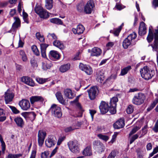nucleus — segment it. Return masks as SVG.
I'll list each match as a JSON object with an SVG mask.
<instances>
[{
	"instance_id": "nucleus-1",
	"label": "nucleus",
	"mask_w": 158,
	"mask_h": 158,
	"mask_svg": "<svg viewBox=\"0 0 158 158\" xmlns=\"http://www.w3.org/2000/svg\"><path fill=\"white\" fill-rule=\"evenodd\" d=\"M118 101L117 97H113L110 99L109 106L107 103L102 101L99 107L101 114H104L108 112L111 114H115L116 112V103Z\"/></svg>"
},
{
	"instance_id": "nucleus-2",
	"label": "nucleus",
	"mask_w": 158,
	"mask_h": 158,
	"mask_svg": "<svg viewBox=\"0 0 158 158\" xmlns=\"http://www.w3.org/2000/svg\"><path fill=\"white\" fill-rule=\"evenodd\" d=\"M141 76L145 80L151 79L154 74V71L151 70L147 66H145L140 70Z\"/></svg>"
},
{
	"instance_id": "nucleus-3",
	"label": "nucleus",
	"mask_w": 158,
	"mask_h": 158,
	"mask_svg": "<svg viewBox=\"0 0 158 158\" xmlns=\"http://www.w3.org/2000/svg\"><path fill=\"white\" fill-rule=\"evenodd\" d=\"M136 33L134 32L130 34L125 38L123 42V46L125 49H127L130 46L134 45L135 43H132V40L137 37Z\"/></svg>"
},
{
	"instance_id": "nucleus-4",
	"label": "nucleus",
	"mask_w": 158,
	"mask_h": 158,
	"mask_svg": "<svg viewBox=\"0 0 158 158\" xmlns=\"http://www.w3.org/2000/svg\"><path fill=\"white\" fill-rule=\"evenodd\" d=\"M35 12L41 18L46 19L49 17L48 12L40 6L36 5L35 8Z\"/></svg>"
},
{
	"instance_id": "nucleus-5",
	"label": "nucleus",
	"mask_w": 158,
	"mask_h": 158,
	"mask_svg": "<svg viewBox=\"0 0 158 158\" xmlns=\"http://www.w3.org/2000/svg\"><path fill=\"white\" fill-rule=\"evenodd\" d=\"M145 96L142 93H139L135 95L132 99V103L136 105H140L143 104L145 100Z\"/></svg>"
},
{
	"instance_id": "nucleus-6",
	"label": "nucleus",
	"mask_w": 158,
	"mask_h": 158,
	"mask_svg": "<svg viewBox=\"0 0 158 158\" xmlns=\"http://www.w3.org/2000/svg\"><path fill=\"white\" fill-rule=\"evenodd\" d=\"M50 111L52 114L56 118H60L62 116V113L60 107L55 104H53L52 105L50 109Z\"/></svg>"
},
{
	"instance_id": "nucleus-7",
	"label": "nucleus",
	"mask_w": 158,
	"mask_h": 158,
	"mask_svg": "<svg viewBox=\"0 0 158 158\" xmlns=\"http://www.w3.org/2000/svg\"><path fill=\"white\" fill-rule=\"evenodd\" d=\"M67 145L69 150L72 152L75 153L79 152V144L77 140L69 141Z\"/></svg>"
},
{
	"instance_id": "nucleus-8",
	"label": "nucleus",
	"mask_w": 158,
	"mask_h": 158,
	"mask_svg": "<svg viewBox=\"0 0 158 158\" xmlns=\"http://www.w3.org/2000/svg\"><path fill=\"white\" fill-rule=\"evenodd\" d=\"M94 6V3L93 0H90L88 1L84 6V12L87 14H91Z\"/></svg>"
},
{
	"instance_id": "nucleus-9",
	"label": "nucleus",
	"mask_w": 158,
	"mask_h": 158,
	"mask_svg": "<svg viewBox=\"0 0 158 158\" xmlns=\"http://www.w3.org/2000/svg\"><path fill=\"white\" fill-rule=\"evenodd\" d=\"M96 79L101 84L103 85L108 84V81L105 80L104 73L102 70H99L96 72Z\"/></svg>"
},
{
	"instance_id": "nucleus-10",
	"label": "nucleus",
	"mask_w": 158,
	"mask_h": 158,
	"mask_svg": "<svg viewBox=\"0 0 158 158\" xmlns=\"http://www.w3.org/2000/svg\"><path fill=\"white\" fill-rule=\"evenodd\" d=\"M15 96V94L11 90L8 89L6 92L5 93L4 99L5 103L6 104L12 102Z\"/></svg>"
},
{
	"instance_id": "nucleus-11",
	"label": "nucleus",
	"mask_w": 158,
	"mask_h": 158,
	"mask_svg": "<svg viewBox=\"0 0 158 158\" xmlns=\"http://www.w3.org/2000/svg\"><path fill=\"white\" fill-rule=\"evenodd\" d=\"M94 148L98 152L101 153L104 151L105 147L102 143L99 141H94Z\"/></svg>"
},
{
	"instance_id": "nucleus-12",
	"label": "nucleus",
	"mask_w": 158,
	"mask_h": 158,
	"mask_svg": "<svg viewBox=\"0 0 158 158\" xmlns=\"http://www.w3.org/2000/svg\"><path fill=\"white\" fill-rule=\"evenodd\" d=\"M98 89L97 87H93L87 90L89 96L91 100H94L98 95Z\"/></svg>"
},
{
	"instance_id": "nucleus-13",
	"label": "nucleus",
	"mask_w": 158,
	"mask_h": 158,
	"mask_svg": "<svg viewBox=\"0 0 158 158\" xmlns=\"http://www.w3.org/2000/svg\"><path fill=\"white\" fill-rule=\"evenodd\" d=\"M46 135V133L44 131L40 130L38 132V143L40 146H42Z\"/></svg>"
},
{
	"instance_id": "nucleus-14",
	"label": "nucleus",
	"mask_w": 158,
	"mask_h": 158,
	"mask_svg": "<svg viewBox=\"0 0 158 158\" xmlns=\"http://www.w3.org/2000/svg\"><path fill=\"white\" fill-rule=\"evenodd\" d=\"M79 67L81 70L84 71L88 75H90L93 73L92 68L88 65L80 63Z\"/></svg>"
},
{
	"instance_id": "nucleus-15",
	"label": "nucleus",
	"mask_w": 158,
	"mask_h": 158,
	"mask_svg": "<svg viewBox=\"0 0 158 158\" xmlns=\"http://www.w3.org/2000/svg\"><path fill=\"white\" fill-rule=\"evenodd\" d=\"M56 143L55 138L53 135L49 136L45 141V145L48 148H51Z\"/></svg>"
},
{
	"instance_id": "nucleus-16",
	"label": "nucleus",
	"mask_w": 158,
	"mask_h": 158,
	"mask_svg": "<svg viewBox=\"0 0 158 158\" xmlns=\"http://www.w3.org/2000/svg\"><path fill=\"white\" fill-rule=\"evenodd\" d=\"M19 105L21 108L24 110H27L30 107L29 101L27 99H23L19 102Z\"/></svg>"
},
{
	"instance_id": "nucleus-17",
	"label": "nucleus",
	"mask_w": 158,
	"mask_h": 158,
	"mask_svg": "<svg viewBox=\"0 0 158 158\" xmlns=\"http://www.w3.org/2000/svg\"><path fill=\"white\" fill-rule=\"evenodd\" d=\"M21 81L25 84L33 87L35 85V82L32 79L28 76H24L21 77Z\"/></svg>"
},
{
	"instance_id": "nucleus-18",
	"label": "nucleus",
	"mask_w": 158,
	"mask_h": 158,
	"mask_svg": "<svg viewBox=\"0 0 158 158\" xmlns=\"http://www.w3.org/2000/svg\"><path fill=\"white\" fill-rule=\"evenodd\" d=\"M49 56L54 60H59L60 58V55L57 51L51 50L49 53Z\"/></svg>"
},
{
	"instance_id": "nucleus-19",
	"label": "nucleus",
	"mask_w": 158,
	"mask_h": 158,
	"mask_svg": "<svg viewBox=\"0 0 158 158\" xmlns=\"http://www.w3.org/2000/svg\"><path fill=\"white\" fill-rule=\"evenodd\" d=\"M85 30V27L83 25L80 24L77 26L76 28H72V31L74 34L80 35L83 33Z\"/></svg>"
},
{
	"instance_id": "nucleus-20",
	"label": "nucleus",
	"mask_w": 158,
	"mask_h": 158,
	"mask_svg": "<svg viewBox=\"0 0 158 158\" xmlns=\"http://www.w3.org/2000/svg\"><path fill=\"white\" fill-rule=\"evenodd\" d=\"M145 23L143 21L140 22V25L139 29V34L140 35L142 36L146 33V28Z\"/></svg>"
},
{
	"instance_id": "nucleus-21",
	"label": "nucleus",
	"mask_w": 158,
	"mask_h": 158,
	"mask_svg": "<svg viewBox=\"0 0 158 158\" xmlns=\"http://www.w3.org/2000/svg\"><path fill=\"white\" fill-rule=\"evenodd\" d=\"M124 120L123 118L119 119L113 124L114 128L117 129L122 128L124 127Z\"/></svg>"
},
{
	"instance_id": "nucleus-22",
	"label": "nucleus",
	"mask_w": 158,
	"mask_h": 158,
	"mask_svg": "<svg viewBox=\"0 0 158 158\" xmlns=\"http://www.w3.org/2000/svg\"><path fill=\"white\" fill-rule=\"evenodd\" d=\"M22 115L25 118H28L32 121L35 120L36 116V114L33 111L25 112L22 113Z\"/></svg>"
},
{
	"instance_id": "nucleus-23",
	"label": "nucleus",
	"mask_w": 158,
	"mask_h": 158,
	"mask_svg": "<svg viewBox=\"0 0 158 158\" xmlns=\"http://www.w3.org/2000/svg\"><path fill=\"white\" fill-rule=\"evenodd\" d=\"M101 53L102 51L100 48L97 47H94L92 49L91 56H100Z\"/></svg>"
},
{
	"instance_id": "nucleus-24",
	"label": "nucleus",
	"mask_w": 158,
	"mask_h": 158,
	"mask_svg": "<svg viewBox=\"0 0 158 158\" xmlns=\"http://www.w3.org/2000/svg\"><path fill=\"white\" fill-rule=\"evenodd\" d=\"M152 27L150 26L149 27L148 34L147 38L148 43H150L153 40L154 38V34L152 30Z\"/></svg>"
},
{
	"instance_id": "nucleus-25",
	"label": "nucleus",
	"mask_w": 158,
	"mask_h": 158,
	"mask_svg": "<svg viewBox=\"0 0 158 158\" xmlns=\"http://www.w3.org/2000/svg\"><path fill=\"white\" fill-rule=\"evenodd\" d=\"M14 121L17 126L21 128L23 127L24 122L23 119L20 117H17L14 119Z\"/></svg>"
},
{
	"instance_id": "nucleus-26",
	"label": "nucleus",
	"mask_w": 158,
	"mask_h": 158,
	"mask_svg": "<svg viewBox=\"0 0 158 158\" xmlns=\"http://www.w3.org/2000/svg\"><path fill=\"white\" fill-rule=\"evenodd\" d=\"M44 101L43 98L40 96H35L31 97L30 98V101L31 103L33 104L35 102H42Z\"/></svg>"
},
{
	"instance_id": "nucleus-27",
	"label": "nucleus",
	"mask_w": 158,
	"mask_h": 158,
	"mask_svg": "<svg viewBox=\"0 0 158 158\" xmlns=\"http://www.w3.org/2000/svg\"><path fill=\"white\" fill-rule=\"evenodd\" d=\"M55 95L57 100L60 103L64 105H65V101L63 99V96L60 92H56Z\"/></svg>"
},
{
	"instance_id": "nucleus-28",
	"label": "nucleus",
	"mask_w": 158,
	"mask_h": 158,
	"mask_svg": "<svg viewBox=\"0 0 158 158\" xmlns=\"http://www.w3.org/2000/svg\"><path fill=\"white\" fill-rule=\"evenodd\" d=\"M64 93L65 96L69 99H72L74 96V93L71 89H65L64 91Z\"/></svg>"
},
{
	"instance_id": "nucleus-29",
	"label": "nucleus",
	"mask_w": 158,
	"mask_h": 158,
	"mask_svg": "<svg viewBox=\"0 0 158 158\" xmlns=\"http://www.w3.org/2000/svg\"><path fill=\"white\" fill-rule=\"evenodd\" d=\"M15 22L13 23L12 26V29L14 30L18 28L20 26V20L18 17H15Z\"/></svg>"
},
{
	"instance_id": "nucleus-30",
	"label": "nucleus",
	"mask_w": 158,
	"mask_h": 158,
	"mask_svg": "<svg viewBox=\"0 0 158 158\" xmlns=\"http://www.w3.org/2000/svg\"><path fill=\"white\" fill-rule=\"evenodd\" d=\"M70 64L68 63L61 65L59 69L61 73H64L68 71L70 69Z\"/></svg>"
},
{
	"instance_id": "nucleus-31",
	"label": "nucleus",
	"mask_w": 158,
	"mask_h": 158,
	"mask_svg": "<svg viewBox=\"0 0 158 158\" xmlns=\"http://www.w3.org/2000/svg\"><path fill=\"white\" fill-rule=\"evenodd\" d=\"M83 154L85 156H90L92 155L91 147L90 146H87L84 150L82 152Z\"/></svg>"
},
{
	"instance_id": "nucleus-32",
	"label": "nucleus",
	"mask_w": 158,
	"mask_h": 158,
	"mask_svg": "<svg viewBox=\"0 0 158 158\" xmlns=\"http://www.w3.org/2000/svg\"><path fill=\"white\" fill-rule=\"evenodd\" d=\"M53 45L60 49L64 48V46L63 43L58 40H55L53 42Z\"/></svg>"
},
{
	"instance_id": "nucleus-33",
	"label": "nucleus",
	"mask_w": 158,
	"mask_h": 158,
	"mask_svg": "<svg viewBox=\"0 0 158 158\" xmlns=\"http://www.w3.org/2000/svg\"><path fill=\"white\" fill-rule=\"evenodd\" d=\"M53 6V0H45V6L48 10L51 9Z\"/></svg>"
},
{
	"instance_id": "nucleus-34",
	"label": "nucleus",
	"mask_w": 158,
	"mask_h": 158,
	"mask_svg": "<svg viewBox=\"0 0 158 158\" xmlns=\"http://www.w3.org/2000/svg\"><path fill=\"white\" fill-rule=\"evenodd\" d=\"M131 69V66L128 65L127 66L123 68L121 70L120 75L121 76H124L127 74L128 71Z\"/></svg>"
},
{
	"instance_id": "nucleus-35",
	"label": "nucleus",
	"mask_w": 158,
	"mask_h": 158,
	"mask_svg": "<svg viewBox=\"0 0 158 158\" xmlns=\"http://www.w3.org/2000/svg\"><path fill=\"white\" fill-rule=\"evenodd\" d=\"M19 54L23 61L26 62L27 60V58L25 52L23 50H20L19 51Z\"/></svg>"
},
{
	"instance_id": "nucleus-36",
	"label": "nucleus",
	"mask_w": 158,
	"mask_h": 158,
	"mask_svg": "<svg viewBox=\"0 0 158 158\" xmlns=\"http://www.w3.org/2000/svg\"><path fill=\"white\" fill-rule=\"evenodd\" d=\"M50 21L51 23L57 24L61 25L63 23L61 20L57 18L51 19H50Z\"/></svg>"
},
{
	"instance_id": "nucleus-37",
	"label": "nucleus",
	"mask_w": 158,
	"mask_h": 158,
	"mask_svg": "<svg viewBox=\"0 0 158 158\" xmlns=\"http://www.w3.org/2000/svg\"><path fill=\"white\" fill-rule=\"evenodd\" d=\"M35 36L37 39L41 42H44L45 39L44 36L41 35L39 32L36 33Z\"/></svg>"
},
{
	"instance_id": "nucleus-38",
	"label": "nucleus",
	"mask_w": 158,
	"mask_h": 158,
	"mask_svg": "<svg viewBox=\"0 0 158 158\" xmlns=\"http://www.w3.org/2000/svg\"><path fill=\"white\" fill-rule=\"evenodd\" d=\"M30 63L32 66L33 67H37L38 65L37 63V60L36 58L34 57H32L30 61Z\"/></svg>"
},
{
	"instance_id": "nucleus-39",
	"label": "nucleus",
	"mask_w": 158,
	"mask_h": 158,
	"mask_svg": "<svg viewBox=\"0 0 158 158\" xmlns=\"http://www.w3.org/2000/svg\"><path fill=\"white\" fill-rule=\"evenodd\" d=\"M22 155L21 154H13L10 153L7 157V158H19L22 156Z\"/></svg>"
},
{
	"instance_id": "nucleus-40",
	"label": "nucleus",
	"mask_w": 158,
	"mask_h": 158,
	"mask_svg": "<svg viewBox=\"0 0 158 158\" xmlns=\"http://www.w3.org/2000/svg\"><path fill=\"white\" fill-rule=\"evenodd\" d=\"M31 49L34 53L36 56H38L40 54V51L35 45H33L31 47Z\"/></svg>"
},
{
	"instance_id": "nucleus-41",
	"label": "nucleus",
	"mask_w": 158,
	"mask_h": 158,
	"mask_svg": "<svg viewBox=\"0 0 158 158\" xmlns=\"http://www.w3.org/2000/svg\"><path fill=\"white\" fill-rule=\"evenodd\" d=\"M117 78V75L115 74L112 75L110 77H108L106 79V81H108V84L110 85L111 83V80H115Z\"/></svg>"
},
{
	"instance_id": "nucleus-42",
	"label": "nucleus",
	"mask_w": 158,
	"mask_h": 158,
	"mask_svg": "<svg viewBox=\"0 0 158 158\" xmlns=\"http://www.w3.org/2000/svg\"><path fill=\"white\" fill-rule=\"evenodd\" d=\"M48 80L47 78H36V80L40 84H43L46 82Z\"/></svg>"
},
{
	"instance_id": "nucleus-43",
	"label": "nucleus",
	"mask_w": 158,
	"mask_h": 158,
	"mask_svg": "<svg viewBox=\"0 0 158 158\" xmlns=\"http://www.w3.org/2000/svg\"><path fill=\"white\" fill-rule=\"evenodd\" d=\"M121 31V30L118 28L113 30H110V32L111 33L113 34L115 36H118L119 35V33Z\"/></svg>"
},
{
	"instance_id": "nucleus-44",
	"label": "nucleus",
	"mask_w": 158,
	"mask_h": 158,
	"mask_svg": "<svg viewBox=\"0 0 158 158\" xmlns=\"http://www.w3.org/2000/svg\"><path fill=\"white\" fill-rule=\"evenodd\" d=\"M0 141L1 143V146L2 148V150L4 152L6 149V144L4 141L1 135L0 134Z\"/></svg>"
},
{
	"instance_id": "nucleus-45",
	"label": "nucleus",
	"mask_w": 158,
	"mask_h": 158,
	"mask_svg": "<svg viewBox=\"0 0 158 158\" xmlns=\"http://www.w3.org/2000/svg\"><path fill=\"white\" fill-rule=\"evenodd\" d=\"M9 108L11 109L13 113L16 114L20 113V111L18 110L15 107L10 105L8 106Z\"/></svg>"
},
{
	"instance_id": "nucleus-46",
	"label": "nucleus",
	"mask_w": 158,
	"mask_h": 158,
	"mask_svg": "<svg viewBox=\"0 0 158 158\" xmlns=\"http://www.w3.org/2000/svg\"><path fill=\"white\" fill-rule=\"evenodd\" d=\"M140 128V127L139 126H136L134 127L131 131L130 132L129 135L130 136L131 135L133 134L136 133L138 131Z\"/></svg>"
},
{
	"instance_id": "nucleus-47",
	"label": "nucleus",
	"mask_w": 158,
	"mask_h": 158,
	"mask_svg": "<svg viewBox=\"0 0 158 158\" xmlns=\"http://www.w3.org/2000/svg\"><path fill=\"white\" fill-rule=\"evenodd\" d=\"M134 110V107L132 105H129L127 109V112L128 114L132 113Z\"/></svg>"
},
{
	"instance_id": "nucleus-48",
	"label": "nucleus",
	"mask_w": 158,
	"mask_h": 158,
	"mask_svg": "<svg viewBox=\"0 0 158 158\" xmlns=\"http://www.w3.org/2000/svg\"><path fill=\"white\" fill-rule=\"evenodd\" d=\"M148 125H145L142 129V133L139 137L140 138L145 135L148 132Z\"/></svg>"
},
{
	"instance_id": "nucleus-49",
	"label": "nucleus",
	"mask_w": 158,
	"mask_h": 158,
	"mask_svg": "<svg viewBox=\"0 0 158 158\" xmlns=\"http://www.w3.org/2000/svg\"><path fill=\"white\" fill-rule=\"evenodd\" d=\"M98 137L100 139L105 141H107L109 139V137L107 136L101 134H98Z\"/></svg>"
},
{
	"instance_id": "nucleus-50",
	"label": "nucleus",
	"mask_w": 158,
	"mask_h": 158,
	"mask_svg": "<svg viewBox=\"0 0 158 158\" xmlns=\"http://www.w3.org/2000/svg\"><path fill=\"white\" fill-rule=\"evenodd\" d=\"M84 5L82 3H79L77 6V9L80 12H82L84 11Z\"/></svg>"
},
{
	"instance_id": "nucleus-51",
	"label": "nucleus",
	"mask_w": 158,
	"mask_h": 158,
	"mask_svg": "<svg viewBox=\"0 0 158 158\" xmlns=\"http://www.w3.org/2000/svg\"><path fill=\"white\" fill-rule=\"evenodd\" d=\"M116 155V152L115 150L112 151L109 154L107 158H114Z\"/></svg>"
},
{
	"instance_id": "nucleus-52",
	"label": "nucleus",
	"mask_w": 158,
	"mask_h": 158,
	"mask_svg": "<svg viewBox=\"0 0 158 158\" xmlns=\"http://www.w3.org/2000/svg\"><path fill=\"white\" fill-rule=\"evenodd\" d=\"M48 45L46 44H40L41 51H46Z\"/></svg>"
},
{
	"instance_id": "nucleus-53",
	"label": "nucleus",
	"mask_w": 158,
	"mask_h": 158,
	"mask_svg": "<svg viewBox=\"0 0 158 158\" xmlns=\"http://www.w3.org/2000/svg\"><path fill=\"white\" fill-rule=\"evenodd\" d=\"M49 152L48 151H45L41 153V158H48Z\"/></svg>"
},
{
	"instance_id": "nucleus-54",
	"label": "nucleus",
	"mask_w": 158,
	"mask_h": 158,
	"mask_svg": "<svg viewBox=\"0 0 158 158\" xmlns=\"http://www.w3.org/2000/svg\"><path fill=\"white\" fill-rule=\"evenodd\" d=\"M8 1H4L0 2V7H4L6 6L8 4Z\"/></svg>"
},
{
	"instance_id": "nucleus-55",
	"label": "nucleus",
	"mask_w": 158,
	"mask_h": 158,
	"mask_svg": "<svg viewBox=\"0 0 158 158\" xmlns=\"http://www.w3.org/2000/svg\"><path fill=\"white\" fill-rule=\"evenodd\" d=\"M153 130L155 132H158V119L157 120L154 127L153 128Z\"/></svg>"
},
{
	"instance_id": "nucleus-56",
	"label": "nucleus",
	"mask_w": 158,
	"mask_h": 158,
	"mask_svg": "<svg viewBox=\"0 0 158 158\" xmlns=\"http://www.w3.org/2000/svg\"><path fill=\"white\" fill-rule=\"evenodd\" d=\"M74 130V128L72 127H66L64 129V131L66 132H68Z\"/></svg>"
},
{
	"instance_id": "nucleus-57",
	"label": "nucleus",
	"mask_w": 158,
	"mask_h": 158,
	"mask_svg": "<svg viewBox=\"0 0 158 158\" xmlns=\"http://www.w3.org/2000/svg\"><path fill=\"white\" fill-rule=\"evenodd\" d=\"M65 139V137L64 136L61 137L57 141V145H60L61 143L62 142V141L64 139Z\"/></svg>"
},
{
	"instance_id": "nucleus-58",
	"label": "nucleus",
	"mask_w": 158,
	"mask_h": 158,
	"mask_svg": "<svg viewBox=\"0 0 158 158\" xmlns=\"http://www.w3.org/2000/svg\"><path fill=\"white\" fill-rule=\"evenodd\" d=\"M36 153V150L34 149V150H33L32 151L30 158H35Z\"/></svg>"
},
{
	"instance_id": "nucleus-59",
	"label": "nucleus",
	"mask_w": 158,
	"mask_h": 158,
	"mask_svg": "<svg viewBox=\"0 0 158 158\" xmlns=\"http://www.w3.org/2000/svg\"><path fill=\"white\" fill-rule=\"evenodd\" d=\"M16 10L15 9H11L9 13L10 15L11 16H13L16 13Z\"/></svg>"
},
{
	"instance_id": "nucleus-60",
	"label": "nucleus",
	"mask_w": 158,
	"mask_h": 158,
	"mask_svg": "<svg viewBox=\"0 0 158 158\" xmlns=\"http://www.w3.org/2000/svg\"><path fill=\"white\" fill-rule=\"evenodd\" d=\"M48 36H50L52 37L53 40H56L57 39V37L55 35V34L54 33H49Z\"/></svg>"
},
{
	"instance_id": "nucleus-61",
	"label": "nucleus",
	"mask_w": 158,
	"mask_h": 158,
	"mask_svg": "<svg viewBox=\"0 0 158 158\" xmlns=\"http://www.w3.org/2000/svg\"><path fill=\"white\" fill-rule=\"evenodd\" d=\"M89 112L92 117V119H93L94 115L96 113V111L94 110H89Z\"/></svg>"
},
{
	"instance_id": "nucleus-62",
	"label": "nucleus",
	"mask_w": 158,
	"mask_h": 158,
	"mask_svg": "<svg viewBox=\"0 0 158 158\" xmlns=\"http://www.w3.org/2000/svg\"><path fill=\"white\" fill-rule=\"evenodd\" d=\"M58 148L57 147H56L52 151V152L50 156V157H51L53 156L55 154L56 152H57V150L58 149Z\"/></svg>"
},
{
	"instance_id": "nucleus-63",
	"label": "nucleus",
	"mask_w": 158,
	"mask_h": 158,
	"mask_svg": "<svg viewBox=\"0 0 158 158\" xmlns=\"http://www.w3.org/2000/svg\"><path fill=\"white\" fill-rule=\"evenodd\" d=\"M147 149L148 150H150L152 149V145L151 143H148L146 146Z\"/></svg>"
},
{
	"instance_id": "nucleus-64",
	"label": "nucleus",
	"mask_w": 158,
	"mask_h": 158,
	"mask_svg": "<svg viewBox=\"0 0 158 158\" xmlns=\"http://www.w3.org/2000/svg\"><path fill=\"white\" fill-rule=\"evenodd\" d=\"M152 3L155 7L158 6V0H153Z\"/></svg>"
}]
</instances>
